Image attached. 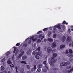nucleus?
I'll return each instance as SVG.
<instances>
[{"label":"nucleus","mask_w":73,"mask_h":73,"mask_svg":"<svg viewBox=\"0 0 73 73\" xmlns=\"http://www.w3.org/2000/svg\"><path fill=\"white\" fill-rule=\"evenodd\" d=\"M56 27L59 29H61L60 24H58L57 25H55L54 26V28H56Z\"/></svg>","instance_id":"1"},{"label":"nucleus","mask_w":73,"mask_h":73,"mask_svg":"<svg viewBox=\"0 0 73 73\" xmlns=\"http://www.w3.org/2000/svg\"><path fill=\"white\" fill-rule=\"evenodd\" d=\"M47 52L48 53H50L52 51V49L50 47H48L47 49Z\"/></svg>","instance_id":"2"},{"label":"nucleus","mask_w":73,"mask_h":73,"mask_svg":"<svg viewBox=\"0 0 73 73\" xmlns=\"http://www.w3.org/2000/svg\"><path fill=\"white\" fill-rule=\"evenodd\" d=\"M71 41V39H70V37H69V35H68L67 38L66 39V42L68 43L69 42Z\"/></svg>","instance_id":"3"},{"label":"nucleus","mask_w":73,"mask_h":73,"mask_svg":"<svg viewBox=\"0 0 73 73\" xmlns=\"http://www.w3.org/2000/svg\"><path fill=\"white\" fill-rule=\"evenodd\" d=\"M24 51H22L21 53L19 54L18 56L19 58H20L22 56L24 55Z\"/></svg>","instance_id":"4"},{"label":"nucleus","mask_w":73,"mask_h":73,"mask_svg":"<svg viewBox=\"0 0 73 73\" xmlns=\"http://www.w3.org/2000/svg\"><path fill=\"white\" fill-rule=\"evenodd\" d=\"M49 63L51 66H52L53 68H54L55 67V66L54 65V64L52 62V61H50V62H49Z\"/></svg>","instance_id":"5"},{"label":"nucleus","mask_w":73,"mask_h":73,"mask_svg":"<svg viewBox=\"0 0 73 73\" xmlns=\"http://www.w3.org/2000/svg\"><path fill=\"white\" fill-rule=\"evenodd\" d=\"M63 64L64 65H65V66L69 65L70 64V62L69 61L65 62L64 63H63Z\"/></svg>","instance_id":"6"},{"label":"nucleus","mask_w":73,"mask_h":73,"mask_svg":"<svg viewBox=\"0 0 73 73\" xmlns=\"http://www.w3.org/2000/svg\"><path fill=\"white\" fill-rule=\"evenodd\" d=\"M57 54H56V53H53V57H52L51 58V60H53V59H54V57H57Z\"/></svg>","instance_id":"7"},{"label":"nucleus","mask_w":73,"mask_h":73,"mask_svg":"<svg viewBox=\"0 0 73 73\" xmlns=\"http://www.w3.org/2000/svg\"><path fill=\"white\" fill-rule=\"evenodd\" d=\"M67 56L70 58H72L73 57V54H69L67 55Z\"/></svg>","instance_id":"8"},{"label":"nucleus","mask_w":73,"mask_h":73,"mask_svg":"<svg viewBox=\"0 0 73 73\" xmlns=\"http://www.w3.org/2000/svg\"><path fill=\"white\" fill-rule=\"evenodd\" d=\"M56 42H53L52 43V46L54 48H55L56 46Z\"/></svg>","instance_id":"9"},{"label":"nucleus","mask_w":73,"mask_h":73,"mask_svg":"<svg viewBox=\"0 0 73 73\" xmlns=\"http://www.w3.org/2000/svg\"><path fill=\"white\" fill-rule=\"evenodd\" d=\"M59 69L58 68H55L53 69V70L54 72V73H56L57 72V70H58Z\"/></svg>","instance_id":"10"},{"label":"nucleus","mask_w":73,"mask_h":73,"mask_svg":"<svg viewBox=\"0 0 73 73\" xmlns=\"http://www.w3.org/2000/svg\"><path fill=\"white\" fill-rule=\"evenodd\" d=\"M23 47L25 48H27L28 46V44L27 43H25L23 44Z\"/></svg>","instance_id":"11"},{"label":"nucleus","mask_w":73,"mask_h":73,"mask_svg":"<svg viewBox=\"0 0 73 73\" xmlns=\"http://www.w3.org/2000/svg\"><path fill=\"white\" fill-rule=\"evenodd\" d=\"M47 40L48 41H50V42H52V41H53V39L51 38H48L47 39Z\"/></svg>","instance_id":"12"},{"label":"nucleus","mask_w":73,"mask_h":73,"mask_svg":"<svg viewBox=\"0 0 73 73\" xmlns=\"http://www.w3.org/2000/svg\"><path fill=\"white\" fill-rule=\"evenodd\" d=\"M52 62H53L54 63V62H56V61H57V59H52V60L51 61H52Z\"/></svg>","instance_id":"13"},{"label":"nucleus","mask_w":73,"mask_h":73,"mask_svg":"<svg viewBox=\"0 0 73 73\" xmlns=\"http://www.w3.org/2000/svg\"><path fill=\"white\" fill-rule=\"evenodd\" d=\"M27 58V56H24L22 57V59L23 60H25Z\"/></svg>","instance_id":"14"},{"label":"nucleus","mask_w":73,"mask_h":73,"mask_svg":"<svg viewBox=\"0 0 73 73\" xmlns=\"http://www.w3.org/2000/svg\"><path fill=\"white\" fill-rule=\"evenodd\" d=\"M65 47V45H64V44H62L60 46V49H62V48H64Z\"/></svg>","instance_id":"15"},{"label":"nucleus","mask_w":73,"mask_h":73,"mask_svg":"<svg viewBox=\"0 0 73 73\" xmlns=\"http://www.w3.org/2000/svg\"><path fill=\"white\" fill-rule=\"evenodd\" d=\"M65 39H66V37L65 36H63L62 37V42H64L65 41Z\"/></svg>","instance_id":"16"},{"label":"nucleus","mask_w":73,"mask_h":73,"mask_svg":"<svg viewBox=\"0 0 73 73\" xmlns=\"http://www.w3.org/2000/svg\"><path fill=\"white\" fill-rule=\"evenodd\" d=\"M42 64H40L38 65V68H42Z\"/></svg>","instance_id":"17"},{"label":"nucleus","mask_w":73,"mask_h":73,"mask_svg":"<svg viewBox=\"0 0 73 73\" xmlns=\"http://www.w3.org/2000/svg\"><path fill=\"white\" fill-rule=\"evenodd\" d=\"M64 63H65V62H62L60 64V66H65V65H64Z\"/></svg>","instance_id":"18"},{"label":"nucleus","mask_w":73,"mask_h":73,"mask_svg":"<svg viewBox=\"0 0 73 73\" xmlns=\"http://www.w3.org/2000/svg\"><path fill=\"white\" fill-rule=\"evenodd\" d=\"M73 70V68H72L70 70H69L68 71V73H69L71 72H72Z\"/></svg>","instance_id":"19"},{"label":"nucleus","mask_w":73,"mask_h":73,"mask_svg":"<svg viewBox=\"0 0 73 73\" xmlns=\"http://www.w3.org/2000/svg\"><path fill=\"white\" fill-rule=\"evenodd\" d=\"M4 69H5V68H4V66H2L1 67V70L2 71H3V70H4Z\"/></svg>","instance_id":"20"},{"label":"nucleus","mask_w":73,"mask_h":73,"mask_svg":"<svg viewBox=\"0 0 73 73\" xmlns=\"http://www.w3.org/2000/svg\"><path fill=\"white\" fill-rule=\"evenodd\" d=\"M35 58H36V59H37V60H38L40 58V57H39V56L38 55H36L35 56Z\"/></svg>","instance_id":"21"},{"label":"nucleus","mask_w":73,"mask_h":73,"mask_svg":"<svg viewBox=\"0 0 73 73\" xmlns=\"http://www.w3.org/2000/svg\"><path fill=\"white\" fill-rule=\"evenodd\" d=\"M36 53H37V52L36 51V50H35L33 52V55H35Z\"/></svg>","instance_id":"22"},{"label":"nucleus","mask_w":73,"mask_h":73,"mask_svg":"<svg viewBox=\"0 0 73 73\" xmlns=\"http://www.w3.org/2000/svg\"><path fill=\"white\" fill-rule=\"evenodd\" d=\"M71 67V66H68L66 67V68L67 69H70Z\"/></svg>","instance_id":"23"},{"label":"nucleus","mask_w":73,"mask_h":73,"mask_svg":"<svg viewBox=\"0 0 73 73\" xmlns=\"http://www.w3.org/2000/svg\"><path fill=\"white\" fill-rule=\"evenodd\" d=\"M16 49H17V48L14 47V51H13V53H15V52H16Z\"/></svg>","instance_id":"24"},{"label":"nucleus","mask_w":73,"mask_h":73,"mask_svg":"<svg viewBox=\"0 0 73 73\" xmlns=\"http://www.w3.org/2000/svg\"><path fill=\"white\" fill-rule=\"evenodd\" d=\"M48 28H45L44 29H43V31L44 32H45V31H47L48 30Z\"/></svg>","instance_id":"25"},{"label":"nucleus","mask_w":73,"mask_h":73,"mask_svg":"<svg viewBox=\"0 0 73 73\" xmlns=\"http://www.w3.org/2000/svg\"><path fill=\"white\" fill-rule=\"evenodd\" d=\"M7 63L8 64L10 65V64H12V62H11V61L10 60H8L7 61Z\"/></svg>","instance_id":"26"},{"label":"nucleus","mask_w":73,"mask_h":73,"mask_svg":"<svg viewBox=\"0 0 73 73\" xmlns=\"http://www.w3.org/2000/svg\"><path fill=\"white\" fill-rule=\"evenodd\" d=\"M62 28L63 30H64L65 29V26L64 25H62Z\"/></svg>","instance_id":"27"},{"label":"nucleus","mask_w":73,"mask_h":73,"mask_svg":"<svg viewBox=\"0 0 73 73\" xmlns=\"http://www.w3.org/2000/svg\"><path fill=\"white\" fill-rule=\"evenodd\" d=\"M42 34H40L38 36V38H40L42 37Z\"/></svg>","instance_id":"28"},{"label":"nucleus","mask_w":73,"mask_h":73,"mask_svg":"<svg viewBox=\"0 0 73 73\" xmlns=\"http://www.w3.org/2000/svg\"><path fill=\"white\" fill-rule=\"evenodd\" d=\"M69 53H73V51H72V50L71 49H70L69 50Z\"/></svg>","instance_id":"29"},{"label":"nucleus","mask_w":73,"mask_h":73,"mask_svg":"<svg viewBox=\"0 0 73 73\" xmlns=\"http://www.w3.org/2000/svg\"><path fill=\"white\" fill-rule=\"evenodd\" d=\"M51 35H52V31H50L49 32L48 36H49Z\"/></svg>","instance_id":"30"},{"label":"nucleus","mask_w":73,"mask_h":73,"mask_svg":"<svg viewBox=\"0 0 73 73\" xmlns=\"http://www.w3.org/2000/svg\"><path fill=\"white\" fill-rule=\"evenodd\" d=\"M21 63L22 64H27V62L25 61H22L21 62Z\"/></svg>","instance_id":"31"},{"label":"nucleus","mask_w":73,"mask_h":73,"mask_svg":"<svg viewBox=\"0 0 73 73\" xmlns=\"http://www.w3.org/2000/svg\"><path fill=\"white\" fill-rule=\"evenodd\" d=\"M5 60V58H4L2 59L1 61L2 62H4V61Z\"/></svg>","instance_id":"32"},{"label":"nucleus","mask_w":73,"mask_h":73,"mask_svg":"<svg viewBox=\"0 0 73 73\" xmlns=\"http://www.w3.org/2000/svg\"><path fill=\"white\" fill-rule=\"evenodd\" d=\"M41 71V69L40 68H38L36 71V72H39Z\"/></svg>","instance_id":"33"},{"label":"nucleus","mask_w":73,"mask_h":73,"mask_svg":"<svg viewBox=\"0 0 73 73\" xmlns=\"http://www.w3.org/2000/svg\"><path fill=\"white\" fill-rule=\"evenodd\" d=\"M36 41L38 43L40 42H41V40L40 39H38Z\"/></svg>","instance_id":"34"},{"label":"nucleus","mask_w":73,"mask_h":73,"mask_svg":"<svg viewBox=\"0 0 73 73\" xmlns=\"http://www.w3.org/2000/svg\"><path fill=\"white\" fill-rule=\"evenodd\" d=\"M6 54L7 56H9L10 54V52H9V51H8L7 52Z\"/></svg>","instance_id":"35"},{"label":"nucleus","mask_w":73,"mask_h":73,"mask_svg":"<svg viewBox=\"0 0 73 73\" xmlns=\"http://www.w3.org/2000/svg\"><path fill=\"white\" fill-rule=\"evenodd\" d=\"M43 72L44 73H46V72H47V70H46V69H44L43 70Z\"/></svg>","instance_id":"36"},{"label":"nucleus","mask_w":73,"mask_h":73,"mask_svg":"<svg viewBox=\"0 0 73 73\" xmlns=\"http://www.w3.org/2000/svg\"><path fill=\"white\" fill-rule=\"evenodd\" d=\"M42 33V31H39L37 33L38 35H39V34H40V33Z\"/></svg>","instance_id":"37"},{"label":"nucleus","mask_w":73,"mask_h":73,"mask_svg":"<svg viewBox=\"0 0 73 73\" xmlns=\"http://www.w3.org/2000/svg\"><path fill=\"white\" fill-rule=\"evenodd\" d=\"M31 42H32V40H31V39H30L29 41V42H28V44H31Z\"/></svg>","instance_id":"38"},{"label":"nucleus","mask_w":73,"mask_h":73,"mask_svg":"<svg viewBox=\"0 0 73 73\" xmlns=\"http://www.w3.org/2000/svg\"><path fill=\"white\" fill-rule=\"evenodd\" d=\"M21 73H24L25 72H24V69H22L21 71Z\"/></svg>","instance_id":"39"},{"label":"nucleus","mask_w":73,"mask_h":73,"mask_svg":"<svg viewBox=\"0 0 73 73\" xmlns=\"http://www.w3.org/2000/svg\"><path fill=\"white\" fill-rule=\"evenodd\" d=\"M27 68L28 69H30V66H29V65H27Z\"/></svg>","instance_id":"40"},{"label":"nucleus","mask_w":73,"mask_h":73,"mask_svg":"<svg viewBox=\"0 0 73 73\" xmlns=\"http://www.w3.org/2000/svg\"><path fill=\"white\" fill-rule=\"evenodd\" d=\"M62 24H63V25H65V24H66V21H64L63 22Z\"/></svg>","instance_id":"41"},{"label":"nucleus","mask_w":73,"mask_h":73,"mask_svg":"<svg viewBox=\"0 0 73 73\" xmlns=\"http://www.w3.org/2000/svg\"><path fill=\"white\" fill-rule=\"evenodd\" d=\"M10 66L11 68H13V67L14 66V65H13V64H11L10 65Z\"/></svg>","instance_id":"42"},{"label":"nucleus","mask_w":73,"mask_h":73,"mask_svg":"<svg viewBox=\"0 0 73 73\" xmlns=\"http://www.w3.org/2000/svg\"><path fill=\"white\" fill-rule=\"evenodd\" d=\"M16 46H20V43H18L16 44Z\"/></svg>","instance_id":"43"},{"label":"nucleus","mask_w":73,"mask_h":73,"mask_svg":"<svg viewBox=\"0 0 73 73\" xmlns=\"http://www.w3.org/2000/svg\"><path fill=\"white\" fill-rule=\"evenodd\" d=\"M37 50L38 51H40V47H38L37 48Z\"/></svg>","instance_id":"44"},{"label":"nucleus","mask_w":73,"mask_h":73,"mask_svg":"<svg viewBox=\"0 0 73 73\" xmlns=\"http://www.w3.org/2000/svg\"><path fill=\"white\" fill-rule=\"evenodd\" d=\"M34 70H36V65L34 66Z\"/></svg>","instance_id":"45"},{"label":"nucleus","mask_w":73,"mask_h":73,"mask_svg":"<svg viewBox=\"0 0 73 73\" xmlns=\"http://www.w3.org/2000/svg\"><path fill=\"white\" fill-rule=\"evenodd\" d=\"M36 38H35V39H32V40L33 41H36Z\"/></svg>","instance_id":"46"},{"label":"nucleus","mask_w":73,"mask_h":73,"mask_svg":"<svg viewBox=\"0 0 73 73\" xmlns=\"http://www.w3.org/2000/svg\"><path fill=\"white\" fill-rule=\"evenodd\" d=\"M44 64V65H47L46 64V62L45 61H44L43 62Z\"/></svg>","instance_id":"47"},{"label":"nucleus","mask_w":73,"mask_h":73,"mask_svg":"<svg viewBox=\"0 0 73 73\" xmlns=\"http://www.w3.org/2000/svg\"><path fill=\"white\" fill-rule=\"evenodd\" d=\"M66 53L67 54H68V53H69V52H68V50H66Z\"/></svg>","instance_id":"48"},{"label":"nucleus","mask_w":73,"mask_h":73,"mask_svg":"<svg viewBox=\"0 0 73 73\" xmlns=\"http://www.w3.org/2000/svg\"><path fill=\"white\" fill-rule=\"evenodd\" d=\"M56 35H57L56 34H54L53 35V36L54 38H56Z\"/></svg>","instance_id":"49"},{"label":"nucleus","mask_w":73,"mask_h":73,"mask_svg":"<svg viewBox=\"0 0 73 73\" xmlns=\"http://www.w3.org/2000/svg\"><path fill=\"white\" fill-rule=\"evenodd\" d=\"M11 58H12V60H14L15 58L14 55H13V56Z\"/></svg>","instance_id":"50"},{"label":"nucleus","mask_w":73,"mask_h":73,"mask_svg":"<svg viewBox=\"0 0 73 73\" xmlns=\"http://www.w3.org/2000/svg\"><path fill=\"white\" fill-rule=\"evenodd\" d=\"M45 66L46 68H47V69H48V70H49V68H48V66L47 65H45Z\"/></svg>","instance_id":"51"},{"label":"nucleus","mask_w":73,"mask_h":73,"mask_svg":"<svg viewBox=\"0 0 73 73\" xmlns=\"http://www.w3.org/2000/svg\"><path fill=\"white\" fill-rule=\"evenodd\" d=\"M52 53H54V52H56V51L54 50H52Z\"/></svg>","instance_id":"52"},{"label":"nucleus","mask_w":73,"mask_h":73,"mask_svg":"<svg viewBox=\"0 0 73 73\" xmlns=\"http://www.w3.org/2000/svg\"><path fill=\"white\" fill-rule=\"evenodd\" d=\"M31 71L32 72H33L34 71V69L33 68H32L31 69Z\"/></svg>","instance_id":"53"},{"label":"nucleus","mask_w":73,"mask_h":73,"mask_svg":"<svg viewBox=\"0 0 73 73\" xmlns=\"http://www.w3.org/2000/svg\"><path fill=\"white\" fill-rule=\"evenodd\" d=\"M17 54H18V52H16L15 54V56H17Z\"/></svg>","instance_id":"54"},{"label":"nucleus","mask_w":73,"mask_h":73,"mask_svg":"<svg viewBox=\"0 0 73 73\" xmlns=\"http://www.w3.org/2000/svg\"><path fill=\"white\" fill-rule=\"evenodd\" d=\"M34 38V36H32L30 38H31V39H32H32H33Z\"/></svg>","instance_id":"55"},{"label":"nucleus","mask_w":73,"mask_h":73,"mask_svg":"<svg viewBox=\"0 0 73 73\" xmlns=\"http://www.w3.org/2000/svg\"><path fill=\"white\" fill-rule=\"evenodd\" d=\"M16 71L17 73H18V71H17V68H16Z\"/></svg>","instance_id":"56"},{"label":"nucleus","mask_w":73,"mask_h":73,"mask_svg":"<svg viewBox=\"0 0 73 73\" xmlns=\"http://www.w3.org/2000/svg\"><path fill=\"white\" fill-rule=\"evenodd\" d=\"M69 60H70V61L71 62H72V61H73V59H69Z\"/></svg>","instance_id":"57"},{"label":"nucleus","mask_w":73,"mask_h":73,"mask_svg":"<svg viewBox=\"0 0 73 73\" xmlns=\"http://www.w3.org/2000/svg\"><path fill=\"white\" fill-rule=\"evenodd\" d=\"M4 72L5 73H8V72H7V71L6 70H5L4 71Z\"/></svg>","instance_id":"58"},{"label":"nucleus","mask_w":73,"mask_h":73,"mask_svg":"<svg viewBox=\"0 0 73 73\" xmlns=\"http://www.w3.org/2000/svg\"><path fill=\"white\" fill-rule=\"evenodd\" d=\"M19 52V49H17L16 50V52H17V53H18Z\"/></svg>","instance_id":"59"},{"label":"nucleus","mask_w":73,"mask_h":73,"mask_svg":"<svg viewBox=\"0 0 73 73\" xmlns=\"http://www.w3.org/2000/svg\"><path fill=\"white\" fill-rule=\"evenodd\" d=\"M68 31L70 33L71 31H70V29H69L68 30Z\"/></svg>","instance_id":"60"},{"label":"nucleus","mask_w":73,"mask_h":73,"mask_svg":"<svg viewBox=\"0 0 73 73\" xmlns=\"http://www.w3.org/2000/svg\"><path fill=\"white\" fill-rule=\"evenodd\" d=\"M72 46V44L71 43L70 44H69V46Z\"/></svg>","instance_id":"61"},{"label":"nucleus","mask_w":73,"mask_h":73,"mask_svg":"<svg viewBox=\"0 0 73 73\" xmlns=\"http://www.w3.org/2000/svg\"><path fill=\"white\" fill-rule=\"evenodd\" d=\"M44 42H46V39H44Z\"/></svg>","instance_id":"62"},{"label":"nucleus","mask_w":73,"mask_h":73,"mask_svg":"<svg viewBox=\"0 0 73 73\" xmlns=\"http://www.w3.org/2000/svg\"><path fill=\"white\" fill-rule=\"evenodd\" d=\"M27 73H31V72L28 71H27Z\"/></svg>","instance_id":"63"},{"label":"nucleus","mask_w":73,"mask_h":73,"mask_svg":"<svg viewBox=\"0 0 73 73\" xmlns=\"http://www.w3.org/2000/svg\"><path fill=\"white\" fill-rule=\"evenodd\" d=\"M72 46L73 47V42H72Z\"/></svg>","instance_id":"64"}]
</instances>
